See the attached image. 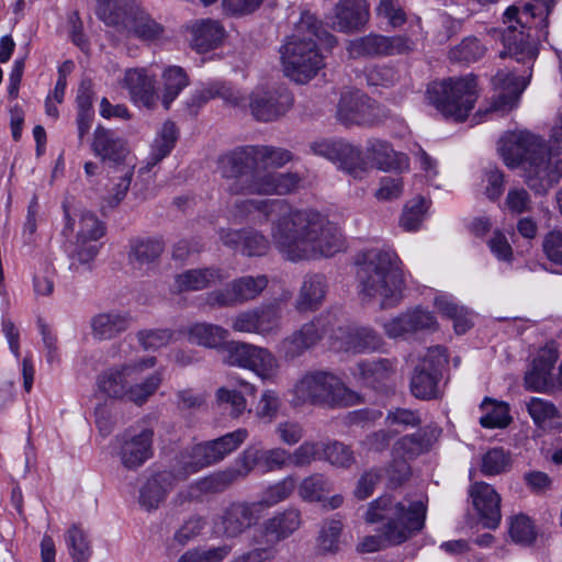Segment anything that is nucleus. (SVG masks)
Returning <instances> with one entry per match:
<instances>
[{
  "label": "nucleus",
  "instance_id": "obj_15",
  "mask_svg": "<svg viewBox=\"0 0 562 562\" xmlns=\"http://www.w3.org/2000/svg\"><path fill=\"white\" fill-rule=\"evenodd\" d=\"M446 363L447 355L442 347L427 350L411 378V392L416 398L429 401L439 396V382Z\"/></svg>",
  "mask_w": 562,
  "mask_h": 562
},
{
  "label": "nucleus",
  "instance_id": "obj_48",
  "mask_svg": "<svg viewBox=\"0 0 562 562\" xmlns=\"http://www.w3.org/2000/svg\"><path fill=\"white\" fill-rule=\"evenodd\" d=\"M68 552L74 562H87L92 548L87 533L77 525H72L65 533Z\"/></svg>",
  "mask_w": 562,
  "mask_h": 562
},
{
  "label": "nucleus",
  "instance_id": "obj_7",
  "mask_svg": "<svg viewBox=\"0 0 562 562\" xmlns=\"http://www.w3.org/2000/svg\"><path fill=\"white\" fill-rule=\"evenodd\" d=\"M360 293L380 302L381 308L396 306L406 285L403 263L393 250H371L358 271Z\"/></svg>",
  "mask_w": 562,
  "mask_h": 562
},
{
  "label": "nucleus",
  "instance_id": "obj_10",
  "mask_svg": "<svg viewBox=\"0 0 562 562\" xmlns=\"http://www.w3.org/2000/svg\"><path fill=\"white\" fill-rule=\"evenodd\" d=\"M290 392L293 406L311 404L347 407L361 403V396L349 389L339 376L323 370L303 373Z\"/></svg>",
  "mask_w": 562,
  "mask_h": 562
},
{
  "label": "nucleus",
  "instance_id": "obj_44",
  "mask_svg": "<svg viewBox=\"0 0 562 562\" xmlns=\"http://www.w3.org/2000/svg\"><path fill=\"white\" fill-rule=\"evenodd\" d=\"M161 103L168 110L182 90L189 86L190 79L186 70L179 66H168L161 74Z\"/></svg>",
  "mask_w": 562,
  "mask_h": 562
},
{
  "label": "nucleus",
  "instance_id": "obj_46",
  "mask_svg": "<svg viewBox=\"0 0 562 562\" xmlns=\"http://www.w3.org/2000/svg\"><path fill=\"white\" fill-rule=\"evenodd\" d=\"M333 490L330 480L322 473H313L304 477L297 485L299 496L310 503L325 501V497Z\"/></svg>",
  "mask_w": 562,
  "mask_h": 562
},
{
  "label": "nucleus",
  "instance_id": "obj_13",
  "mask_svg": "<svg viewBox=\"0 0 562 562\" xmlns=\"http://www.w3.org/2000/svg\"><path fill=\"white\" fill-rule=\"evenodd\" d=\"M225 362L250 370L263 381H274L280 370V363L270 350L239 341L226 345Z\"/></svg>",
  "mask_w": 562,
  "mask_h": 562
},
{
  "label": "nucleus",
  "instance_id": "obj_21",
  "mask_svg": "<svg viewBox=\"0 0 562 562\" xmlns=\"http://www.w3.org/2000/svg\"><path fill=\"white\" fill-rule=\"evenodd\" d=\"M302 525L300 510L288 508L283 512L274 514L266 519L261 526L252 533V544H263L277 550V544L289 538Z\"/></svg>",
  "mask_w": 562,
  "mask_h": 562
},
{
  "label": "nucleus",
  "instance_id": "obj_18",
  "mask_svg": "<svg viewBox=\"0 0 562 562\" xmlns=\"http://www.w3.org/2000/svg\"><path fill=\"white\" fill-rule=\"evenodd\" d=\"M249 108L258 121L270 122L285 114L293 105V95L283 86H260L249 97Z\"/></svg>",
  "mask_w": 562,
  "mask_h": 562
},
{
  "label": "nucleus",
  "instance_id": "obj_16",
  "mask_svg": "<svg viewBox=\"0 0 562 562\" xmlns=\"http://www.w3.org/2000/svg\"><path fill=\"white\" fill-rule=\"evenodd\" d=\"M268 283L266 274L238 277L226 288L207 293L206 304L211 307H231L254 301L260 296Z\"/></svg>",
  "mask_w": 562,
  "mask_h": 562
},
{
  "label": "nucleus",
  "instance_id": "obj_2",
  "mask_svg": "<svg viewBox=\"0 0 562 562\" xmlns=\"http://www.w3.org/2000/svg\"><path fill=\"white\" fill-rule=\"evenodd\" d=\"M427 516V497L384 494L368 504L364 520L379 524V533L367 536L360 543L361 551L375 552L398 546L420 532Z\"/></svg>",
  "mask_w": 562,
  "mask_h": 562
},
{
  "label": "nucleus",
  "instance_id": "obj_62",
  "mask_svg": "<svg viewBox=\"0 0 562 562\" xmlns=\"http://www.w3.org/2000/svg\"><path fill=\"white\" fill-rule=\"evenodd\" d=\"M216 97L223 98L225 101L234 105H240L243 102V98L238 93H236L232 88L220 82L213 83L199 91L193 95V100H196L198 105H200Z\"/></svg>",
  "mask_w": 562,
  "mask_h": 562
},
{
  "label": "nucleus",
  "instance_id": "obj_4",
  "mask_svg": "<svg viewBox=\"0 0 562 562\" xmlns=\"http://www.w3.org/2000/svg\"><path fill=\"white\" fill-rule=\"evenodd\" d=\"M318 43L333 47L336 38L326 32L311 13H303L294 33L282 45L284 75L297 83H306L324 67Z\"/></svg>",
  "mask_w": 562,
  "mask_h": 562
},
{
  "label": "nucleus",
  "instance_id": "obj_19",
  "mask_svg": "<svg viewBox=\"0 0 562 562\" xmlns=\"http://www.w3.org/2000/svg\"><path fill=\"white\" fill-rule=\"evenodd\" d=\"M384 116L382 108L360 91L341 94L337 117L349 125L371 126L379 123Z\"/></svg>",
  "mask_w": 562,
  "mask_h": 562
},
{
  "label": "nucleus",
  "instance_id": "obj_1",
  "mask_svg": "<svg viewBox=\"0 0 562 562\" xmlns=\"http://www.w3.org/2000/svg\"><path fill=\"white\" fill-rule=\"evenodd\" d=\"M236 207L240 215L258 212L270 220L272 243L291 261L331 257L345 248L340 228L315 210L269 199L241 200Z\"/></svg>",
  "mask_w": 562,
  "mask_h": 562
},
{
  "label": "nucleus",
  "instance_id": "obj_64",
  "mask_svg": "<svg viewBox=\"0 0 562 562\" xmlns=\"http://www.w3.org/2000/svg\"><path fill=\"white\" fill-rule=\"evenodd\" d=\"M282 405V401L274 390H266L262 392L256 406V416L268 423L272 422Z\"/></svg>",
  "mask_w": 562,
  "mask_h": 562
},
{
  "label": "nucleus",
  "instance_id": "obj_35",
  "mask_svg": "<svg viewBox=\"0 0 562 562\" xmlns=\"http://www.w3.org/2000/svg\"><path fill=\"white\" fill-rule=\"evenodd\" d=\"M132 324L128 314L111 311L97 314L91 318L92 336L97 340H110L121 335Z\"/></svg>",
  "mask_w": 562,
  "mask_h": 562
},
{
  "label": "nucleus",
  "instance_id": "obj_43",
  "mask_svg": "<svg viewBox=\"0 0 562 562\" xmlns=\"http://www.w3.org/2000/svg\"><path fill=\"white\" fill-rule=\"evenodd\" d=\"M248 437V431L245 428H238L232 432H227L224 436L204 441V446L210 461L213 464L221 462L227 456L233 453L238 447L244 443Z\"/></svg>",
  "mask_w": 562,
  "mask_h": 562
},
{
  "label": "nucleus",
  "instance_id": "obj_37",
  "mask_svg": "<svg viewBox=\"0 0 562 562\" xmlns=\"http://www.w3.org/2000/svg\"><path fill=\"white\" fill-rule=\"evenodd\" d=\"M327 282L323 274L314 273L304 277L295 300V308L299 312L317 310L325 300Z\"/></svg>",
  "mask_w": 562,
  "mask_h": 562
},
{
  "label": "nucleus",
  "instance_id": "obj_34",
  "mask_svg": "<svg viewBox=\"0 0 562 562\" xmlns=\"http://www.w3.org/2000/svg\"><path fill=\"white\" fill-rule=\"evenodd\" d=\"M352 374L362 384L375 387L392 379L395 374V361L387 358L362 360L357 363Z\"/></svg>",
  "mask_w": 562,
  "mask_h": 562
},
{
  "label": "nucleus",
  "instance_id": "obj_53",
  "mask_svg": "<svg viewBox=\"0 0 562 562\" xmlns=\"http://www.w3.org/2000/svg\"><path fill=\"white\" fill-rule=\"evenodd\" d=\"M427 209V201L422 196H417L409 201L405 205L401 216V227H403L406 232L417 231L425 217Z\"/></svg>",
  "mask_w": 562,
  "mask_h": 562
},
{
  "label": "nucleus",
  "instance_id": "obj_12",
  "mask_svg": "<svg viewBox=\"0 0 562 562\" xmlns=\"http://www.w3.org/2000/svg\"><path fill=\"white\" fill-rule=\"evenodd\" d=\"M427 99L443 116L464 121L477 99L476 78L465 76L432 82L427 88Z\"/></svg>",
  "mask_w": 562,
  "mask_h": 562
},
{
  "label": "nucleus",
  "instance_id": "obj_32",
  "mask_svg": "<svg viewBox=\"0 0 562 562\" xmlns=\"http://www.w3.org/2000/svg\"><path fill=\"white\" fill-rule=\"evenodd\" d=\"M225 279L223 271L215 267L189 269L175 277L173 291L177 293L200 291Z\"/></svg>",
  "mask_w": 562,
  "mask_h": 562
},
{
  "label": "nucleus",
  "instance_id": "obj_29",
  "mask_svg": "<svg viewBox=\"0 0 562 562\" xmlns=\"http://www.w3.org/2000/svg\"><path fill=\"white\" fill-rule=\"evenodd\" d=\"M221 241L233 249H240L248 257L263 256L270 248L268 238L255 229H221Z\"/></svg>",
  "mask_w": 562,
  "mask_h": 562
},
{
  "label": "nucleus",
  "instance_id": "obj_33",
  "mask_svg": "<svg viewBox=\"0 0 562 562\" xmlns=\"http://www.w3.org/2000/svg\"><path fill=\"white\" fill-rule=\"evenodd\" d=\"M203 442L183 449L176 458L172 468L178 482L187 480L191 474L212 465Z\"/></svg>",
  "mask_w": 562,
  "mask_h": 562
},
{
  "label": "nucleus",
  "instance_id": "obj_23",
  "mask_svg": "<svg viewBox=\"0 0 562 562\" xmlns=\"http://www.w3.org/2000/svg\"><path fill=\"white\" fill-rule=\"evenodd\" d=\"M310 148L317 156L339 162L340 167L353 178L361 179L366 172V168L360 166V151L342 139L315 140Z\"/></svg>",
  "mask_w": 562,
  "mask_h": 562
},
{
  "label": "nucleus",
  "instance_id": "obj_9",
  "mask_svg": "<svg viewBox=\"0 0 562 562\" xmlns=\"http://www.w3.org/2000/svg\"><path fill=\"white\" fill-rule=\"evenodd\" d=\"M231 153L218 159V171L223 178L233 179L229 191L236 194L285 195L294 192L301 183V177L294 172H274L256 167L236 166L226 168L225 160Z\"/></svg>",
  "mask_w": 562,
  "mask_h": 562
},
{
  "label": "nucleus",
  "instance_id": "obj_30",
  "mask_svg": "<svg viewBox=\"0 0 562 562\" xmlns=\"http://www.w3.org/2000/svg\"><path fill=\"white\" fill-rule=\"evenodd\" d=\"M492 82L497 93L493 104L494 110H510L516 106L527 87V81L522 77H517L508 70L497 71Z\"/></svg>",
  "mask_w": 562,
  "mask_h": 562
},
{
  "label": "nucleus",
  "instance_id": "obj_14",
  "mask_svg": "<svg viewBox=\"0 0 562 562\" xmlns=\"http://www.w3.org/2000/svg\"><path fill=\"white\" fill-rule=\"evenodd\" d=\"M412 34L383 35L369 33L349 42L347 50L352 58H380L396 55H408L417 47Z\"/></svg>",
  "mask_w": 562,
  "mask_h": 562
},
{
  "label": "nucleus",
  "instance_id": "obj_51",
  "mask_svg": "<svg viewBox=\"0 0 562 562\" xmlns=\"http://www.w3.org/2000/svg\"><path fill=\"white\" fill-rule=\"evenodd\" d=\"M256 316L258 318V335L267 337L274 336L281 329L282 311L279 304H268L256 307Z\"/></svg>",
  "mask_w": 562,
  "mask_h": 562
},
{
  "label": "nucleus",
  "instance_id": "obj_50",
  "mask_svg": "<svg viewBox=\"0 0 562 562\" xmlns=\"http://www.w3.org/2000/svg\"><path fill=\"white\" fill-rule=\"evenodd\" d=\"M557 360V357L551 355L548 360L543 357H538L533 360L532 368L525 375V385L528 390L541 392L548 384L551 370Z\"/></svg>",
  "mask_w": 562,
  "mask_h": 562
},
{
  "label": "nucleus",
  "instance_id": "obj_40",
  "mask_svg": "<svg viewBox=\"0 0 562 562\" xmlns=\"http://www.w3.org/2000/svg\"><path fill=\"white\" fill-rule=\"evenodd\" d=\"M191 46L199 53L217 47L225 35L224 27L213 20H202L191 27Z\"/></svg>",
  "mask_w": 562,
  "mask_h": 562
},
{
  "label": "nucleus",
  "instance_id": "obj_6",
  "mask_svg": "<svg viewBox=\"0 0 562 562\" xmlns=\"http://www.w3.org/2000/svg\"><path fill=\"white\" fill-rule=\"evenodd\" d=\"M550 5L547 0H535L522 7L517 4L509 5L503 15L505 29L494 31L501 36L504 49L499 52V57H510L517 63L528 65L529 68L538 56L537 43L532 40L530 31L543 23L546 26V15L550 13Z\"/></svg>",
  "mask_w": 562,
  "mask_h": 562
},
{
  "label": "nucleus",
  "instance_id": "obj_47",
  "mask_svg": "<svg viewBox=\"0 0 562 562\" xmlns=\"http://www.w3.org/2000/svg\"><path fill=\"white\" fill-rule=\"evenodd\" d=\"M435 305L441 315L453 321L454 330L458 334H464L472 326L469 311L458 305L452 297L447 295L437 296Z\"/></svg>",
  "mask_w": 562,
  "mask_h": 562
},
{
  "label": "nucleus",
  "instance_id": "obj_25",
  "mask_svg": "<svg viewBox=\"0 0 562 562\" xmlns=\"http://www.w3.org/2000/svg\"><path fill=\"white\" fill-rule=\"evenodd\" d=\"M122 88L127 90L130 99L136 105L154 109L159 99L156 89V76L147 68H127L120 80Z\"/></svg>",
  "mask_w": 562,
  "mask_h": 562
},
{
  "label": "nucleus",
  "instance_id": "obj_3",
  "mask_svg": "<svg viewBox=\"0 0 562 562\" xmlns=\"http://www.w3.org/2000/svg\"><path fill=\"white\" fill-rule=\"evenodd\" d=\"M498 151L507 167L522 168L527 186L537 194H546L562 180V158L553 161L542 139L529 132L505 136Z\"/></svg>",
  "mask_w": 562,
  "mask_h": 562
},
{
  "label": "nucleus",
  "instance_id": "obj_60",
  "mask_svg": "<svg viewBox=\"0 0 562 562\" xmlns=\"http://www.w3.org/2000/svg\"><path fill=\"white\" fill-rule=\"evenodd\" d=\"M296 487V481L293 476H286L282 481L268 487L263 494L262 510L266 507H271L280 502L285 501Z\"/></svg>",
  "mask_w": 562,
  "mask_h": 562
},
{
  "label": "nucleus",
  "instance_id": "obj_58",
  "mask_svg": "<svg viewBox=\"0 0 562 562\" xmlns=\"http://www.w3.org/2000/svg\"><path fill=\"white\" fill-rule=\"evenodd\" d=\"M486 47L475 37H467L450 50L453 60L472 63L484 56Z\"/></svg>",
  "mask_w": 562,
  "mask_h": 562
},
{
  "label": "nucleus",
  "instance_id": "obj_27",
  "mask_svg": "<svg viewBox=\"0 0 562 562\" xmlns=\"http://www.w3.org/2000/svg\"><path fill=\"white\" fill-rule=\"evenodd\" d=\"M154 430L149 427L135 435H123L119 439L117 456L121 464L130 471L140 468L153 457Z\"/></svg>",
  "mask_w": 562,
  "mask_h": 562
},
{
  "label": "nucleus",
  "instance_id": "obj_61",
  "mask_svg": "<svg viewBox=\"0 0 562 562\" xmlns=\"http://www.w3.org/2000/svg\"><path fill=\"white\" fill-rule=\"evenodd\" d=\"M232 551L228 544L207 550L192 549L184 552L177 562H222Z\"/></svg>",
  "mask_w": 562,
  "mask_h": 562
},
{
  "label": "nucleus",
  "instance_id": "obj_36",
  "mask_svg": "<svg viewBox=\"0 0 562 562\" xmlns=\"http://www.w3.org/2000/svg\"><path fill=\"white\" fill-rule=\"evenodd\" d=\"M369 19V11L363 1L342 0L335 9L334 26L341 32L361 29Z\"/></svg>",
  "mask_w": 562,
  "mask_h": 562
},
{
  "label": "nucleus",
  "instance_id": "obj_54",
  "mask_svg": "<svg viewBox=\"0 0 562 562\" xmlns=\"http://www.w3.org/2000/svg\"><path fill=\"white\" fill-rule=\"evenodd\" d=\"M510 467V454L503 448H492L482 457L481 472L484 475H497Z\"/></svg>",
  "mask_w": 562,
  "mask_h": 562
},
{
  "label": "nucleus",
  "instance_id": "obj_45",
  "mask_svg": "<svg viewBox=\"0 0 562 562\" xmlns=\"http://www.w3.org/2000/svg\"><path fill=\"white\" fill-rule=\"evenodd\" d=\"M431 442L427 434L419 430L401 437L393 446V457L401 460L414 459L430 449Z\"/></svg>",
  "mask_w": 562,
  "mask_h": 562
},
{
  "label": "nucleus",
  "instance_id": "obj_57",
  "mask_svg": "<svg viewBox=\"0 0 562 562\" xmlns=\"http://www.w3.org/2000/svg\"><path fill=\"white\" fill-rule=\"evenodd\" d=\"M375 14L392 29L401 27L407 20L400 0H380L375 8Z\"/></svg>",
  "mask_w": 562,
  "mask_h": 562
},
{
  "label": "nucleus",
  "instance_id": "obj_56",
  "mask_svg": "<svg viewBox=\"0 0 562 562\" xmlns=\"http://www.w3.org/2000/svg\"><path fill=\"white\" fill-rule=\"evenodd\" d=\"M134 168L135 164H128L125 167L114 169V172H119L120 175L112 178L115 182L110 189V195L108 198L111 206L117 205L125 198L132 182Z\"/></svg>",
  "mask_w": 562,
  "mask_h": 562
},
{
  "label": "nucleus",
  "instance_id": "obj_55",
  "mask_svg": "<svg viewBox=\"0 0 562 562\" xmlns=\"http://www.w3.org/2000/svg\"><path fill=\"white\" fill-rule=\"evenodd\" d=\"M323 456L327 462L336 468L347 469L356 462L352 449L339 441L324 445Z\"/></svg>",
  "mask_w": 562,
  "mask_h": 562
},
{
  "label": "nucleus",
  "instance_id": "obj_52",
  "mask_svg": "<svg viewBox=\"0 0 562 562\" xmlns=\"http://www.w3.org/2000/svg\"><path fill=\"white\" fill-rule=\"evenodd\" d=\"M481 408L485 411L480 418V424L484 428H505L510 423L509 408L505 403H494L486 397Z\"/></svg>",
  "mask_w": 562,
  "mask_h": 562
},
{
  "label": "nucleus",
  "instance_id": "obj_11",
  "mask_svg": "<svg viewBox=\"0 0 562 562\" xmlns=\"http://www.w3.org/2000/svg\"><path fill=\"white\" fill-rule=\"evenodd\" d=\"M291 464L290 452L283 448L260 449L249 446L236 460V467L213 473L199 482L203 492L217 493L246 477L256 467L265 472L281 470Z\"/></svg>",
  "mask_w": 562,
  "mask_h": 562
},
{
  "label": "nucleus",
  "instance_id": "obj_5",
  "mask_svg": "<svg viewBox=\"0 0 562 562\" xmlns=\"http://www.w3.org/2000/svg\"><path fill=\"white\" fill-rule=\"evenodd\" d=\"M156 363L155 357H144L106 369L97 378L95 395L143 406L162 383L161 371H155L139 381Z\"/></svg>",
  "mask_w": 562,
  "mask_h": 562
},
{
  "label": "nucleus",
  "instance_id": "obj_24",
  "mask_svg": "<svg viewBox=\"0 0 562 562\" xmlns=\"http://www.w3.org/2000/svg\"><path fill=\"white\" fill-rule=\"evenodd\" d=\"M104 225L95 214L89 211L81 212L72 252L74 258L81 263L93 260L99 252L97 241L104 235Z\"/></svg>",
  "mask_w": 562,
  "mask_h": 562
},
{
  "label": "nucleus",
  "instance_id": "obj_42",
  "mask_svg": "<svg viewBox=\"0 0 562 562\" xmlns=\"http://www.w3.org/2000/svg\"><path fill=\"white\" fill-rule=\"evenodd\" d=\"M367 153L375 162L376 167L383 171L407 166V156L402 153H396L385 140L370 139L367 144Z\"/></svg>",
  "mask_w": 562,
  "mask_h": 562
},
{
  "label": "nucleus",
  "instance_id": "obj_41",
  "mask_svg": "<svg viewBox=\"0 0 562 562\" xmlns=\"http://www.w3.org/2000/svg\"><path fill=\"white\" fill-rule=\"evenodd\" d=\"M190 342L210 349L222 347L227 337L228 330L210 323H195L187 327L184 330Z\"/></svg>",
  "mask_w": 562,
  "mask_h": 562
},
{
  "label": "nucleus",
  "instance_id": "obj_63",
  "mask_svg": "<svg viewBox=\"0 0 562 562\" xmlns=\"http://www.w3.org/2000/svg\"><path fill=\"white\" fill-rule=\"evenodd\" d=\"M509 535L513 541L519 544H531L536 539L533 525L522 514L510 519Z\"/></svg>",
  "mask_w": 562,
  "mask_h": 562
},
{
  "label": "nucleus",
  "instance_id": "obj_22",
  "mask_svg": "<svg viewBox=\"0 0 562 562\" xmlns=\"http://www.w3.org/2000/svg\"><path fill=\"white\" fill-rule=\"evenodd\" d=\"M91 150L101 161L121 168L135 164L130 157L127 140L117 132L99 125L93 132Z\"/></svg>",
  "mask_w": 562,
  "mask_h": 562
},
{
  "label": "nucleus",
  "instance_id": "obj_20",
  "mask_svg": "<svg viewBox=\"0 0 562 562\" xmlns=\"http://www.w3.org/2000/svg\"><path fill=\"white\" fill-rule=\"evenodd\" d=\"M293 159L290 150L273 146H244L231 151V157L225 160L226 168L236 166L256 167L262 165L263 169L282 168Z\"/></svg>",
  "mask_w": 562,
  "mask_h": 562
},
{
  "label": "nucleus",
  "instance_id": "obj_49",
  "mask_svg": "<svg viewBox=\"0 0 562 562\" xmlns=\"http://www.w3.org/2000/svg\"><path fill=\"white\" fill-rule=\"evenodd\" d=\"M342 531L340 520L330 519L323 522L316 540L318 554L328 555L339 551V538Z\"/></svg>",
  "mask_w": 562,
  "mask_h": 562
},
{
  "label": "nucleus",
  "instance_id": "obj_8",
  "mask_svg": "<svg viewBox=\"0 0 562 562\" xmlns=\"http://www.w3.org/2000/svg\"><path fill=\"white\" fill-rule=\"evenodd\" d=\"M95 14L105 25L126 37H135L146 44L168 40L165 25L134 0H97Z\"/></svg>",
  "mask_w": 562,
  "mask_h": 562
},
{
  "label": "nucleus",
  "instance_id": "obj_17",
  "mask_svg": "<svg viewBox=\"0 0 562 562\" xmlns=\"http://www.w3.org/2000/svg\"><path fill=\"white\" fill-rule=\"evenodd\" d=\"M262 503L233 502L217 516V532L228 539H235L257 526L262 518Z\"/></svg>",
  "mask_w": 562,
  "mask_h": 562
},
{
  "label": "nucleus",
  "instance_id": "obj_26",
  "mask_svg": "<svg viewBox=\"0 0 562 562\" xmlns=\"http://www.w3.org/2000/svg\"><path fill=\"white\" fill-rule=\"evenodd\" d=\"M327 322L323 316L316 317L285 337L279 345V351L286 360L301 357L315 347L326 333Z\"/></svg>",
  "mask_w": 562,
  "mask_h": 562
},
{
  "label": "nucleus",
  "instance_id": "obj_31",
  "mask_svg": "<svg viewBox=\"0 0 562 562\" xmlns=\"http://www.w3.org/2000/svg\"><path fill=\"white\" fill-rule=\"evenodd\" d=\"M177 483L175 471L164 470L156 473L142 486L139 505L146 510L158 508Z\"/></svg>",
  "mask_w": 562,
  "mask_h": 562
},
{
  "label": "nucleus",
  "instance_id": "obj_39",
  "mask_svg": "<svg viewBox=\"0 0 562 562\" xmlns=\"http://www.w3.org/2000/svg\"><path fill=\"white\" fill-rule=\"evenodd\" d=\"M164 252V244L157 238H135L130 243L128 263L135 270H147Z\"/></svg>",
  "mask_w": 562,
  "mask_h": 562
},
{
  "label": "nucleus",
  "instance_id": "obj_59",
  "mask_svg": "<svg viewBox=\"0 0 562 562\" xmlns=\"http://www.w3.org/2000/svg\"><path fill=\"white\" fill-rule=\"evenodd\" d=\"M364 76L369 86L389 88L400 80L398 71L389 65H374L368 67Z\"/></svg>",
  "mask_w": 562,
  "mask_h": 562
},
{
  "label": "nucleus",
  "instance_id": "obj_28",
  "mask_svg": "<svg viewBox=\"0 0 562 562\" xmlns=\"http://www.w3.org/2000/svg\"><path fill=\"white\" fill-rule=\"evenodd\" d=\"M470 496L484 527L497 528L502 519L501 496L494 487L485 482H475L470 488Z\"/></svg>",
  "mask_w": 562,
  "mask_h": 562
},
{
  "label": "nucleus",
  "instance_id": "obj_38",
  "mask_svg": "<svg viewBox=\"0 0 562 562\" xmlns=\"http://www.w3.org/2000/svg\"><path fill=\"white\" fill-rule=\"evenodd\" d=\"M339 338L341 348L353 353L373 352L383 345L382 337L369 327H349Z\"/></svg>",
  "mask_w": 562,
  "mask_h": 562
}]
</instances>
